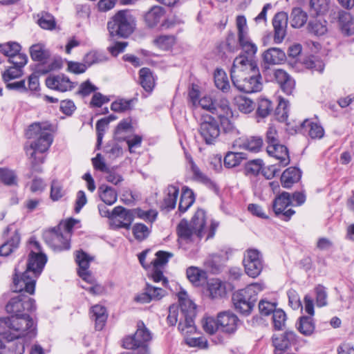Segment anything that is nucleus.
<instances>
[{
  "label": "nucleus",
  "mask_w": 354,
  "mask_h": 354,
  "mask_svg": "<svg viewBox=\"0 0 354 354\" xmlns=\"http://www.w3.org/2000/svg\"><path fill=\"white\" fill-rule=\"evenodd\" d=\"M36 308L35 300L28 296L20 294L12 297L6 306L7 313L14 314L10 317L0 319V336L7 341H12L34 331V322L26 314L19 313L27 310L32 311Z\"/></svg>",
  "instance_id": "nucleus-1"
},
{
  "label": "nucleus",
  "mask_w": 354,
  "mask_h": 354,
  "mask_svg": "<svg viewBox=\"0 0 354 354\" xmlns=\"http://www.w3.org/2000/svg\"><path fill=\"white\" fill-rule=\"evenodd\" d=\"M28 248L30 254L26 270L19 276L21 271L19 266L15 268L12 288L16 292L25 291L32 295L35 292V279L41 273L47 262V257L42 252L39 243L35 238L30 239Z\"/></svg>",
  "instance_id": "nucleus-2"
},
{
  "label": "nucleus",
  "mask_w": 354,
  "mask_h": 354,
  "mask_svg": "<svg viewBox=\"0 0 354 354\" xmlns=\"http://www.w3.org/2000/svg\"><path fill=\"white\" fill-rule=\"evenodd\" d=\"M53 131L52 124L47 121L35 122L28 127L26 133L27 138L35 139L29 146L25 147L32 171H41L39 165L44 161L43 153L48 149L53 142Z\"/></svg>",
  "instance_id": "nucleus-3"
},
{
  "label": "nucleus",
  "mask_w": 354,
  "mask_h": 354,
  "mask_svg": "<svg viewBox=\"0 0 354 354\" xmlns=\"http://www.w3.org/2000/svg\"><path fill=\"white\" fill-rule=\"evenodd\" d=\"M235 25L236 34L231 32L227 35L226 45L232 52L241 48L242 54L236 58L243 59V66L255 68V66H257L255 56L257 46L249 37V28L245 17L238 15L236 17Z\"/></svg>",
  "instance_id": "nucleus-4"
},
{
  "label": "nucleus",
  "mask_w": 354,
  "mask_h": 354,
  "mask_svg": "<svg viewBox=\"0 0 354 354\" xmlns=\"http://www.w3.org/2000/svg\"><path fill=\"white\" fill-rule=\"evenodd\" d=\"M179 306L171 305L169 308L167 322L174 326L179 322L178 329L184 335H189L195 333L196 326L194 319L196 316V305L189 298L185 291L178 294Z\"/></svg>",
  "instance_id": "nucleus-5"
},
{
  "label": "nucleus",
  "mask_w": 354,
  "mask_h": 354,
  "mask_svg": "<svg viewBox=\"0 0 354 354\" xmlns=\"http://www.w3.org/2000/svg\"><path fill=\"white\" fill-rule=\"evenodd\" d=\"M243 59L235 58L231 69V79L234 86L240 91L255 93L262 88L259 68L243 66Z\"/></svg>",
  "instance_id": "nucleus-6"
},
{
  "label": "nucleus",
  "mask_w": 354,
  "mask_h": 354,
  "mask_svg": "<svg viewBox=\"0 0 354 354\" xmlns=\"http://www.w3.org/2000/svg\"><path fill=\"white\" fill-rule=\"evenodd\" d=\"M263 283H253L245 288L236 291L232 296L234 306L240 313L248 315L252 310L257 299V295L263 290Z\"/></svg>",
  "instance_id": "nucleus-7"
},
{
  "label": "nucleus",
  "mask_w": 354,
  "mask_h": 354,
  "mask_svg": "<svg viewBox=\"0 0 354 354\" xmlns=\"http://www.w3.org/2000/svg\"><path fill=\"white\" fill-rule=\"evenodd\" d=\"M135 27V17L127 10L118 11L107 23L111 37H127L133 32Z\"/></svg>",
  "instance_id": "nucleus-8"
},
{
  "label": "nucleus",
  "mask_w": 354,
  "mask_h": 354,
  "mask_svg": "<svg viewBox=\"0 0 354 354\" xmlns=\"http://www.w3.org/2000/svg\"><path fill=\"white\" fill-rule=\"evenodd\" d=\"M76 262L78 264V274L86 282L92 285L90 287H82L91 292L93 295H98L102 291V288L99 285H95V280L92 276L90 271L88 270L89 263L93 260V257H90L88 254L83 251H77L76 254Z\"/></svg>",
  "instance_id": "nucleus-9"
},
{
  "label": "nucleus",
  "mask_w": 354,
  "mask_h": 354,
  "mask_svg": "<svg viewBox=\"0 0 354 354\" xmlns=\"http://www.w3.org/2000/svg\"><path fill=\"white\" fill-rule=\"evenodd\" d=\"M137 327V330L133 335L128 336L124 339L123 346L127 349L140 348L144 354H147V343L151 339V334L142 322H138Z\"/></svg>",
  "instance_id": "nucleus-10"
},
{
  "label": "nucleus",
  "mask_w": 354,
  "mask_h": 354,
  "mask_svg": "<svg viewBox=\"0 0 354 354\" xmlns=\"http://www.w3.org/2000/svg\"><path fill=\"white\" fill-rule=\"evenodd\" d=\"M243 264L247 275L256 278L263 269V256L258 250L248 249L244 253Z\"/></svg>",
  "instance_id": "nucleus-11"
},
{
  "label": "nucleus",
  "mask_w": 354,
  "mask_h": 354,
  "mask_svg": "<svg viewBox=\"0 0 354 354\" xmlns=\"http://www.w3.org/2000/svg\"><path fill=\"white\" fill-rule=\"evenodd\" d=\"M199 133L206 144H213L220 134L217 121L209 115H203L201 119Z\"/></svg>",
  "instance_id": "nucleus-12"
},
{
  "label": "nucleus",
  "mask_w": 354,
  "mask_h": 354,
  "mask_svg": "<svg viewBox=\"0 0 354 354\" xmlns=\"http://www.w3.org/2000/svg\"><path fill=\"white\" fill-rule=\"evenodd\" d=\"M133 212L121 206H117L112 210L110 225L115 228L129 229L133 221Z\"/></svg>",
  "instance_id": "nucleus-13"
},
{
  "label": "nucleus",
  "mask_w": 354,
  "mask_h": 354,
  "mask_svg": "<svg viewBox=\"0 0 354 354\" xmlns=\"http://www.w3.org/2000/svg\"><path fill=\"white\" fill-rule=\"evenodd\" d=\"M291 205L292 200L290 194L283 192L273 201V209L276 215L279 216L284 221H288L295 213L291 208L286 209Z\"/></svg>",
  "instance_id": "nucleus-14"
},
{
  "label": "nucleus",
  "mask_w": 354,
  "mask_h": 354,
  "mask_svg": "<svg viewBox=\"0 0 354 354\" xmlns=\"http://www.w3.org/2000/svg\"><path fill=\"white\" fill-rule=\"evenodd\" d=\"M46 243L55 251H61L70 248V238L59 228L53 229L45 234Z\"/></svg>",
  "instance_id": "nucleus-15"
},
{
  "label": "nucleus",
  "mask_w": 354,
  "mask_h": 354,
  "mask_svg": "<svg viewBox=\"0 0 354 354\" xmlns=\"http://www.w3.org/2000/svg\"><path fill=\"white\" fill-rule=\"evenodd\" d=\"M48 88L60 92H66L75 87V83L64 74L50 75L46 80Z\"/></svg>",
  "instance_id": "nucleus-16"
},
{
  "label": "nucleus",
  "mask_w": 354,
  "mask_h": 354,
  "mask_svg": "<svg viewBox=\"0 0 354 354\" xmlns=\"http://www.w3.org/2000/svg\"><path fill=\"white\" fill-rule=\"evenodd\" d=\"M288 17L285 12L277 13L273 19L272 25L274 30V40L275 43H281L286 35Z\"/></svg>",
  "instance_id": "nucleus-17"
},
{
  "label": "nucleus",
  "mask_w": 354,
  "mask_h": 354,
  "mask_svg": "<svg viewBox=\"0 0 354 354\" xmlns=\"http://www.w3.org/2000/svg\"><path fill=\"white\" fill-rule=\"evenodd\" d=\"M219 328L225 333H234L237 328L238 317L232 313L225 311L218 315Z\"/></svg>",
  "instance_id": "nucleus-18"
},
{
  "label": "nucleus",
  "mask_w": 354,
  "mask_h": 354,
  "mask_svg": "<svg viewBox=\"0 0 354 354\" xmlns=\"http://www.w3.org/2000/svg\"><path fill=\"white\" fill-rule=\"evenodd\" d=\"M274 76L285 93L287 95L292 93L295 86V80L286 71L282 69H276L274 73Z\"/></svg>",
  "instance_id": "nucleus-19"
},
{
  "label": "nucleus",
  "mask_w": 354,
  "mask_h": 354,
  "mask_svg": "<svg viewBox=\"0 0 354 354\" xmlns=\"http://www.w3.org/2000/svg\"><path fill=\"white\" fill-rule=\"evenodd\" d=\"M266 151L269 156L279 160L282 166L285 167L288 165L290 162L288 152L284 145H279V142L272 145L270 144L267 146Z\"/></svg>",
  "instance_id": "nucleus-20"
},
{
  "label": "nucleus",
  "mask_w": 354,
  "mask_h": 354,
  "mask_svg": "<svg viewBox=\"0 0 354 354\" xmlns=\"http://www.w3.org/2000/svg\"><path fill=\"white\" fill-rule=\"evenodd\" d=\"M165 15V10L161 6L151 7L144 15L145 24L149 28L156 26Z\"/></svg>",
  "instance_id": "nucleus-21"
},
{
  "label": "nucleus",
  "mask_w": 354,
  "mask_h": 354,
  "mask_svg": "<svg viewBox=\"0 0 354 354\" xmlns=\"http://www.w3.org/2000/svg\"><path fill=\"white\" fill-rule=\"evenodd\" d=\"M338 20L342 32L346 35H352L354 34V18L351 15L346 11H339L338 12Z\"/></svg>",
  "instance_id": "nucleus-22"
},
{
  "label": "nucleus",
  "mask_w": 354,
  "mask_h": 354,
  "mask_svg": "<svg viewBox=\"0 0 354 354\" xmlns=\"http://www.w3.org/2000/svg\"><path fill=\"white\" fill-rule=\"evenodd\" d=\"M296 334L293 331H286L283 335H274L272 337V343L276 349L283 351L286 349L290 343L296 341Z\"/></svg>",
  "instance_id": "nucleus-23"
},
{
  "label": "nucleus",
  "mask_w": 354,
  "mask_h": 354,
  "mask_svg": "<svg viewBox=\"0 0 354 354\" xmlns=\"http://www.w3.org/2000/svg\"><path fill=\"white\" fill-rule=\"evenodd\" d=\"M207 290L213 299L223 297L227 293L225 283L218 279H212L207 282Z\"/></svg>",
  "instance_id": "nucleus-24"
},
{
  "label": "nucleus",
  "mask_w": 354,
  "mask_h": 354,
  "mask_svg": "<svg viewBox=\"0 0 354 354\" xmlns=\"http://www.w3.org/2000/svg\"><path fill=\"white\" fill-rule=\"evenodd\" d=\"M312 139H320L324 135L323 127L317 122L306 119L301 124Z\"/></svg>",
  "instance_id": "nucleus-25"
},
{
  "label": "nucleus",
  "mask_w": 354,
  "mask_h": 354,
  "mask_svg": "<svg viewBox=\"0 0 354 354\" xmlns=\"http://www.w3.org/2000/svg\"><path fill=\"white\" fill-rule=\"evenodd\" d=\"M301 178V171L296 167H289L282 174L281 177V185L285 188L290 187L292 184L297 182Z\"/></svg>",
  "instance_id": "nucleus-26"
},
{
  "label": "nucleus",
  "mask_w": 354,
  "mask_h": 354,
  "mask_svg": "<svg viewBox=\"0 0 354 354\" xmlns=\"http://www.w3.org/2000/svg\"><path fill=\"white\" fill-rule=\"evenodd\" d=\"M263 61L269 64H279L286 59V54L278 48H270L263 55Z\"/></svg>",
  "instance_id": "nucleus-27"
},
{
  "label": "nucleus",
  "mask_w": 354,
  "mask_h": 354,
  "mask_svg": "<svg viewBox=\"0 0 354 354\" xmlns=\"http://www.w3.org/2000/svg\"><path fill=\"white\" fill-rule=\"evenodd\" d=\"M187 277L196 286H199L205 282L207 274L198 267L190 266L187 269Z\"/></svg>",
  "instance_id": "nucleus-28"
},
{
  "label": "nucleus",
  "mask_w": 354,
  "mask_h": 354,
  "mask_svg": "<svg viewBox=\"0 0 354 354\" xmlns=\"http://www.w3.org/2000/svg\"><path fill=\"white\" fill-rule=\"evenodd\" d=\"M176 38L173 35H160L153 40V44L162 50L171 49L176 44Z\"/></svg>",
  "instance_id": "nucleus-29"
},
{
  "label": "nucleus",
  "mask_w": 354,
  "mask_h": 354,
  "mask_svg": "<svg viewBox=\"0 0 354 354\" xmlns=\"http://www.w3.org/2000/svg\"><path fill=\"white\" fill-rule=\"evenodd\" d=\"M91 316L95 320V328L97 330H102L107 319L105 308L100 305H95L91 310Z\"/></svg>",
  "instance_id": "nucleus-30"
},
{
  "label": "nucleus",
  "mask_w": 354,
  "mask_h": 354,
  "mask_svg": "<svg viewBox=\"0 0 354 354\" xmlns=\"http://www.w3.org/2000/svg\"><path fill=\"white\" fill-rule=\"evenodd\" d=\"M139 81L142 87L147 91L151 92L155 85V81L150 69L142 68L139 72Z\"/></svg>",
  "instance_id": "nucleus-31"
},
{
  "label": "nucleus",
  "mask_w": 354,
  "mask_h": 354,
  "mask_svg": "<svg viewBox=\"0 0 354 354\" xmlns=\"http://www.w3.org/2000/svg\"><path fill=\"white\" fill-rule=\"evenodd\" d=\"M190 223L196 230L197 236L201 237L206 223L205 211L201 209H198L193 216Z\"/></svg>",
  "instance_id": "nucleus-32"
},
{
  "label": "nucleus",
  "mask_w": 354,
  "mask_h": 354,
  "mask_svg": "<svg viewBox=\"0 0 354 354\" xmlns=\"http://www.w3.org/2000/svg\"><path fill=\"white\" fill-rule=\"evenodd\" d=\"M177 234L181 239L189 240L193 235H196V230L187 220H182L177 226Z\"/></svg>",
  "instance_id": "nucleus-33"
},
{
  "label": "nucleus",
  "mask_w": 354,
  "mask_h": 354,
  "mask_svg": "<svg viewBox=\"0 0 354 354\" xmlns=\"http://www.w3.org/2000/svg\"><path fill=\"white\" fill-rule=\"evenodd\" d=\"M234 104L243 113H251L255 107L254 102L244 95H238L234 97Z\"/></svg>",
  "instance_id": "nucleus-34"
},
{
  "label": "nucleus",
  "mask_w": 354,
  "mask_h": 354,
  "mask_svg": "<svg viewBox=\"0 0 354 354\" xmlns=\"http://www.w3.org/2000/svg\"><path fill=\"white\" fill-rule=\"evenodd\" d=\"M100 197L104 204L111 205L114 204L118 198L115 190L106 185H101L99 187Z\"/></svg>",
  "instance_id": "nucleus-35"
},
{
  "label": "nucleus",
  "mask_w": 354,
  "mask_h": 354,
  "mask_svg": "<svg viewBox=\"0 0 354 354\" xmlns=\"http://www.w3.org/2000/svg\"><path fill=\"white\" fill-rule=\"evenodd\" d=\"M179 189L174 185H170L167 189V196L163 202V207L167 209H172L176 207L178 196Z\"/></svg>",
  "instance_id": "nucleus-36"
},
{
  "label": "nucleus",
  "mask_w": 354,
  "mask_h": 354,
  "mask_svg": "<svg viewBox=\"0 0 354 354\" xmlns=\"http://www.w3.org/2000/svg\"><path fill=\"white\" fill-rule=\"evenodd\" d=\"M214 84L217 88L225 93L230 91V85L226 73L222 69H216L214 73Z\"/></svg>",
  "instance_id": "nucleus-37"
},
{
  "label": "nucleus",
  "mask_w": 354,
  "mask_h": 354,
  "mask_svg": "<svg viewBox=\"0 0 354 354\" xmlns=\"http://www.w3.org/2000/svg\"><path fill=\"white\" fill-rule=\"evenodd\" d=\"M239 145L250 151L257 152L263 145V140L259 137H250L240 140Z\"/></svg>",
  "instance_id": "nucleus-38"
},
{
  "label": "nucleus",
  "mask_w": 354,
  "mask_h": 354,
  "mask_svg": "<svg viewBox=\"0 0 354 354\" xmlns=\"http://www.w3.org/2000/svg\"><path fill=\"white\" fill-rule=\"evenodd\" d=\"M31 58L35 61H44L50 56L49 52L42 44H33L30 48Z\"/></svg>",
  "instance_id": "nucleus-39"
},
{
  "label": "nucleus",
  "mask_w": 354,
  "mask_h": 354,
  "mask_svg": "<svg viewBox=\"0 0 354 354\" xmlns=\"http://www.w3.org/2000/svg\"><path fill=\"white\" fill-rule=\"evenodd\" d=\"M330 0H310V13L317 16L326 14L329 9Z\"/></svg>",
  "instance_id": "nucleus-40"
},
{
  "label": "nucleus",
  "mask_w": 354,
  "mask_h": 354,
  "mask_svg": "<svg viewBox=\"0 0 354 354\" xmlns=\"http://www.w3.org/2000/svg\"><path fill=\"white\" fill-rule=\"evenodd\" d=\"M186 159L187 160L188 167L190 168L193 173L194 178L202 183L208 185L211 183L210 179L201 171L199 168L196 166L192 158L190 156L186 155Z\"/></svg>",
  "instance_id": "nucleus-41"
},
{
  "label": "nucleus",
  "mask_w": 354,
  "mask_h": 354,
  "mask_svg": "<svg viewBox=\"0 0 354 354\" xmlns=\"http://www.w3.org/2000/svg\"><path fill=\"white\" fill-rule=\"evenodd\" d=\"M19 242L20 236L16 232L9 241L0 246V256H8L14 249L18 247Z\"/></svg>",
  "instance_id": "nucleus-42"
},
{
  "label": "nucleus",
  "mask_w": 354,
  "mask_h": 354,
  "mask_svg": "<svg viewBox=\"0 0 354 354\" xmlns=\"http://www.w3.org/2000/svg\"><path fill=\"white\" fill-rule=\"evenodd\" d=\"M298 330L306 336L310 335L315 329L311 317H302L297 324Z\"/></svg>",
  "instance_id": "nucleus-43"
},
{
  "label": "nucleus",
  "mask_w": 354,
  "mask_h": 354,
  "mask_svg": "<svg viewBox=\"0 0 354 354\" xmlns=\"http://www.w3.org/2000/svg\"><path fill=\"white\" fill-rule=\"evenodd\" d=\"M195 199L193 192L189 189H185L180 197L178 209L181 212H185L194 203Z\"/></svg>",
  "instance_id": "nucleus-44"
},
{
  "label": "nucleus",
  "mask_w": 354,
  "mask_h": 354,
  "mask_svg": "<svg viewBox=\"0 0 354 354\" xmlns=\"http://www.w3.org/2000/svg\"><path fill=\"white\" fill-rule=\"evenodd\" d=\"M213 114L218 115L219 118L226 116H232V111L230 107L229 102L227 99H221L218 104H215L214 112Z\"/></svg>",
  "instance_id": "nucleus-45"
},
{
  "label": "nucleus",
  "mask_w": 354,
  "mask_h": 354,
  "mask_svg": "<svg viewBox=\"0 0 354 354\" xmlns=\"http://www.w3.org/2000/svg\"><path fill=\"white\" fill-rule=\"evenodd\" d=\"M1 48V54L8 57L9 59L12 56H15L21 50V46L17 42L9 41L5 44H0Z\"/></svg>",
  "instance_id": "nucleus-46"
},
{
  "label": "nucleus",
  "mask_w": 354,
  "mask_h": 354,
  "mask_svg": "<svg viewBox=\"0 0 354 354\" xmlns=\"http://www.w3.org/2000/svg\"><path fill=\"white\" fill-rule=\"evenodd\" d=\"M243 153L228 152L224 158V165L227 168H232L239 165L241 160L245 159Z\"/></svg>",
  "instance_id": "nucleus-47"
},
{
  "label": "nucleus",
  "mask_w": 354,
  "mask_h": 354,
  "mask_svg": "<svg viewBox=\"0 0 354 354\" xmlns=\"http://www.w3.org/2000/svg\"><path fill=\"white\" fill-rule=\"evenodd\" d=\"M292 22L294 28L301 27L307 21V14L299 8H295L292 11Z\"/></svg>",
  "instance_id": "nucleus-48"
},
{
  "label": "nucleus",
  "mask_w": 354,
  "mask_h": 354,
  "mask_svg": "<svg viewBox=\"0 0 354 354\" xmlns=\"http://www.w3.org/2000/svg\"><path fill=\"white\" fill-rule=\"evenodd\" d=\"M133 216L142 219L145 221L153 223L157 218L158 212L156 209L143 210L136 208L133 210Z\"/></svg>",
  "instance_id": "nucleus-49"
},
{
  "label": "nucleus",
  "mask_w": 354,
  "mask_h": 354,
  "mask_svg": "<svg viewBox=\"0 0 354 354\" xmlns=\"http://www.w3.org/2000/svg\"><path fill=\"white\" fill-rule=\"evenodd\" d=\"M309 30L316 35H323L327 32L326 21L313 19L310 21Z\"/></svg>",
  "instance_id": "nucleus-50"
},
{
  "label": "nucleus",
  "mask_w": 354,
  "mask_h": 354,
  "mask_svg": "<svg viewBox=\"0 0 354 354\" xmlns=\"http://www.w3.org/2000/svg\"><path fill=\"white\" fill-rule=\"evenodd\" d=\"M224 261L223 256L218 254H212L208 257L205 263L207 268L212 269V272H216Z\"/></svg>",
  "instance_id": "nucleus-51"
},
{
  "label": "nucleus",
  "mask_w": 354,
  "mask_h": 354,
  "mask_svg": "<svg viewBox=\"0 0 354 354\" xmlns=\"http://www.w3.org/2000/svg\"><path fill=\"white\" fill-rule=\"evenodd\" d=\"M133 102V99H119L112 102L111 109L114 112H124L131 109Z\"/></svg>",
  "instance_id": "nucleus-52"
},
{
  "label": "nucleus",
  "mask_w": 354,
  "mask_h": 354,
  "mask_svg": "<svg viewBox=\"0 0 354 354\" xmlns=\"http://www.w3.org/2000/svg\"><path fill=\"white\" fill-rule=\"evenodd\" d=\"M38 24L43 29L53 30L56 23L54 17L47 12H42L38 19Z\"/></svg>",
  "instance_id": "nucleus-53"
},
{
  "label": "nucleus",
  "mask_w": 354,
  "mask_h": 354,
  "mask_svg": "<svg viewBox=\"0 0 354 354\" xmlns=\"http://www.w3.org/2000/svg\"><path fill=\"white\" fill-rule=\"evenodd\" d=\"M202 326L205 333L209 335L214 334L219 329L218 319L212 317H205L202 321Z\"/></svg>",
  "instance_id": "nucleus-54"
},
{
  "label": "nucleus",
  "mask_w": 354,
  "mask_h": 354,
  "mask_svg": "<svg viewBox=\"0 0 354 354\" xmlns=\"http://www.w3.org/2000/svg\"><path fill=\"white\" fill-rule=\"evenodd\" d=\"M132 231L135 239L139 241L147 238L150 234L149 227L142 223H136Z\"/></svg>",
  "instance_id": "nucleus-55"
},
{
  "label": "nucleus",
  "mask_w": 354,
  "mask_h": 354,
  "mask_svg": "<svg viewBox=\"0 0 354 354\" xmlns=\"http://www.w3.org/2000/svg\"><path fill=\"white\" fill-rule=\"evenodd\" d=\"M272 110V102L266 98H261L259 101L257 113L259 116L265 118L268 116Z\"/></svg>",
  "instance_id": "nucleus-56"
},
{
  "label": "nucleus",
  "mask_w": 354,
  "mask_h": 354,
  "mask_svg": "<svg viewBox=\"0 0 354 354\" xmlns=\"http://www.w3.org/2000/svg\"><path fill=\"white\" fill-rule=\"evenodd\" d=\"M275 115L277 120L279 122H286L288 119V102L283 99H280L278 106L275 111Z\"/></svg>",
  "instance_id": "nucleus-57"
},
{
  "label": "nucleus",
  "mask_w": 354,
  "mask_h": 354,
  "mask_svg": "<svg viewBox=\"0 0 354 354\" xmlns=\"http://www.w3.org/2000/svg\"><path fill=\"white\" fill-rule=\"evenodd\" d=\"M263 162L261 159H255L248 162L245 169L247 174L257 176L262 169Z\"/></svg>",
  "instance_id": "nucleus-58"
},
{
  "label": "nucleus",
  "mask_w": 354,
  "mask_h": 354,
  "mask_svg": "<svg viewBox=\"0 0 354 354\" xmlns=\"http://www.w3.org/2000/svg\"><path fill=\"white\" fill-rule=\"evenodd\" d=\"M23 74V69L15 66L8 67L3 73V79L8 82L20 77Z\"/></svg>",
  "instance_id": "nucleus-59"
},
{
  "label": "nucleus",
  "mask_w": 354,
  "mask_h": 354,
  "mask_svg": "<svg viewBox=\"0 0 354 354\" xmlns=\"http://www.w3.org/2000/svg\"><path fill=\"white\" fill-rule=\"evenodd\" d=\"M276 303L262 299L259 301V309L262 315L268 316L276 311Z\"/></svg>",
  "instance_id": "nucleus-60"
},
{
  "label": "nucleus",
  "mask_w": 354,
  "mask_h": 354,
  "mask_svg": "<svg viewBox=\"0 0 354 354\" xmlns=\"http://www.w3.org/2000/svg\"><path fill=\"white\" fill-rule=\"evenodd\" d=\"M272 319L275 329L281 330L285 324L286 319V313L281 309H277L272 313Z\"/></svg>",
  "instance_id": "nucleus-61"
},
{
  "label": "nucleus",
  "mask_w": 354,
  "mask_h": 354,
  "mask_svg": "<svg viewBox=\"0 0 354 354\" xmlns=\"http://www.w3.org/2000/svg\"><path fill=\"white\" fill-rule=\"evenodd\" d=\"M146 289L152 301L160 300L166 295V291L163 288L153 286L149 283H147Z\"/></svg>",
  "instance_id": "nucleus-62"
},
{
  "label": "nucleus",
  "mask_w": 354,
  "mask_h": 354,
  "mask_svg": "<svg viewBox=\"0 0 354 354\" xmlns=\"http://www.w3.org/2000/svg\"><path fill=\"white\" fill-rule=\"evenodd\" d=\"M232 117V116H226L223 118H220L221 127L225 133L233 135H238L239 131L234 126L232 121L230 120V118Z\"/></svg>",
  "instance_id": "nucleus-63"
},
{
  "label": "nucleus",
  "mask_w": 354,
  "mask_h": 354,
  "mask_svg": "<svg viewBox=\"0 0 354 354\" xmlns=\"http://www.w3.org/2000/svg\"><path fill=\"white\" fill-rule=\"evenodd\" d=\"M64 194V191L63 190L61 183L57 180H53L50 189V198L52 200L58 201Z\"/></svg>",
  "instance_id": "nucleus-64"
}]
</instances>
